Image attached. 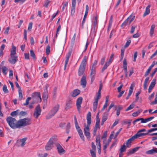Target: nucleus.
<instances>
[{"label": "nucleus", "mask_w": 157, "mask_h": 157, "mask_svg": "<svg viewBox=\"0 0 157 157\" xmlns=\"http://www.w3.org/2000/svg\"><path fill=\"white\" fill-rule=\"evenodd\" d=\"M6 120L9 126L13 129L20 128L31 124V119L30 118H25L17 121L15 118L9 117Z\"/></svg>", "instance_id": "nucleus-1"}, {"label": "nucleus", "mask_w": 157, "mask_h": 157, "mask_svg": "<svg viewBox=\"0 0 157 157\" xmlns=\"http://www.w3.org/2000/svg\"><path fill=\"white\" fill-rule=\"evenodd\" d=\"M91 113L89 112L86 115V119L87 120V125L84 128V134L86 136L87 138L90 139V132L89 126L91 122Z\"/></svg>", "instance_id": "nucleus-2"}, {"label": "nucleus", "mask_w": 157, "mask_h": 157, "mask_svg": "<svg viewBox=\"0 0 157 157\" xmlns=\"http://www.w3.org/2000/svg\"><path fill=\"white\" fill-rule=\"evenodd\" d=\"M57 141V136L54 135L51 137L47 143L45 149L47 151L51 150L54 147V145Z\"/></svg>", "instance_id": "nucleus-3"}, {"label": "nucleus", "mask_w": 157, "mask_h": 157, "mask_svg": "<svg viewBox=\"0 0 157 157\" xmlns=\"http://www.w3.org/2000/svg\"><path fill=\"white\" fill-rule=\"evenodd\" d=\"M87 59L88 57L86 56H85L82 60L78 71V75L79 76H82L84 72Z\"/></svg>", "instance_id": "nucleus-4"}, {"label": "nucleus", "mask_w": 157, "mask_h": 157, "mask_svg": "<svg viewBox=\"0 0 157 157\" xmlns=\"http://www.w3.org/2000/svg\"><path fill=\"white\" fill-rule=\"evenodd\" d=\"M59 109V105H58L54 107L49 113L48 115L46 116V118L48 119L51 118L54 116L57 112Z\"/></svg>", "instance_id": "nucleus-5"}, {"label": "nucleus", "mask_w": 157, "mask_h": 157, "mask_svg": "<svg viewBox=\"0 0 157 157\" xmlns=\"http://www.w3.org/2000/svg\"><path fill=\"white\" fill-rule=\"evenodd\" d=\"M41 112L40 105H38L36 107L35 111L33 113V116L36 118L37 119L39 116L40 115Z\"/></svg>", "instance_id": "nucleus-6"}, {"label": "nucleus", "mask_w": 157, "mask_h": 157, "mask_svg": "<svg viewBox=\"0 0 157 157\" xmlns=\"http://www.w3.org/2000/svg\"><path fill=\"white\" fill-rule=\"evenodd\" d=\"M82 97H80L77 99L76 101V106L77 109L79 112L80 111L81 104L82 103Z\"/></svg>", "instance_id": "nucleus-7"}, {"label": "nucleus", "mask_w": 157, "mask_h": 157, "mask_svg": "<svg viewBox=\"0 0 157 157\" xmlns=\"http://www.w3.org/2000/svg\"><path fill=\"white\" fill-rule=\"evenodd\" d=\"M10 57L9 59V61L11 64H14L17 61V56L15 55H10Z\"/></svg>", "instance_id": "nucleus-8"}, {"label": "nucleus", "mask_w": 157, "mask_h": 157, "mask_svg": "<svg viewBox=\"0 0 157 157\" xmlns=\"http://www.w3.org/2000/svg\"><path fill=\"white\" fill-rule=\"evenodd\" d=\"M49 87L48 85H46L45 86L46 89L44 90V92H43L42 98L44 100H46L48 98V89Z\"/></svg>", "instance_id": "nucleus-9"}, {"label": "nucleus", "mask_w": 157, "mask_h": 157, "mask_svg": "<svg viewBox=\"0 0 157 157\" xmlns=\"http://www.w3.org/2000/svg\"><path fill=\"white\" fill-rule=\"evenodd\" d=\"M76 0H72V6L71 11V14L73 15L75 12Z\"/></svg>", "instance_id": "nucleus-10"}, {"label": "nucleus", "mask_w": 157, "mask_h": 157, "mask_svg": "<svg viewBox=\"0 0 157 157\" xmlns=\"http://www.w3.org/2000/svg\"><path fill=\"white\" fill-rule=\"evenodd\" d=\"M86 84V77L83 75L81 79V85L83 87H85Z\"/></svg>", "instance_id": "nucleus-11"}, {"label": "nucleus", "mask_w": 157, "mask_h": 157, "mask_svg": "<svg viewBox=\"0 0 157 157\" xmlns=\"http://www.w3.org/2000/svg\"><path fill=\"white\" fill-rule=\"evenodd\" d=\"M136 139L134 136H133L132 137L128 139L126 141V147H130L131 145V143L135 139Z\"/></svg>", "instance_id": "nucleus-12"}, {"label": "nucleus", "mask_w": 157, "mask_h": 157, "mask_svg": "<svg viewBox=\"0 0 157 157\" xmlns=\"http://www.w3.org/2000/svg\"><path fill=\"white\" fill-rule=\"evenodd\" d=\"M27 139V138L25 137L21 139L18 140L17 141V143L18 144L21 143V147H23L25 144V142Z\"/></svg>", "instance_id": "nucleus-13"}, {"label": "nucleus", "mask_w": 157, "mask_h": 157, "mask_svg": "<svg viewBox=\"0 0 157 157\" xmlns=\"http://www.w3.org/2000/svg\"><path fill=\"white\" fill-rule=\"evenodd\" d=\"M56 146L58 150V152L59 154H61L63 152L65 151V150L59 143L56 144Z\"/></svg>", "instance_id": "nucleus-14"}, {"label": "nucleus", "mask_w": 157, "mask_h": 157, "mask_svg": "<svg viewBox=\"0 0 157 157\" xmlns=\"http://www.w3.org/2000/svg\"><path fill=\"white\" fill-rule=\"evenodd\" d=\"M155 27V25L154 24H153L151 26L149 32V35L151 37H152L153 36Z\"/></svg>", "instance_id": "nucleus-15"}, {"label": "nucleus", "mask_w": 157, "mask_h": 157, "mask_svg": "<svg viewBox=\"0 0 157 157\" xmlns=\"http://www.w3.org/2000/svg\"><path fill=\"white\" fill-rule=\"evenodd\" d=\"M148 134V132L147 133H142L138 131L137 133L134 135L136 139H137L140 137L143 136L145 135Z\"/></svg>", "instance_id": "nucleus-16"}, {"label": "nucleus", "mask_w": 157, "mask_h": 157, "mask_svg": "<svg viewBox=\"0 0 157 157\" xmlns=\"http://www.w3.org/2000/svg\"><path fill=\"white\" fill-rule=\"evenodd\" d=\"M80 92V90L78 89L74 90L71 93L72 97H75L78 96Z\"/></svg>", "instance_id": "nucleus-17"}, {"label": "nucleus", "mask_w": 157, "mask_h": 157, "mask_svg": "<svg viewBox=\"0 0 157 157\" xmlns=\"http://www.w3.org/2000/svg\"><path fill=\"white\" fill-rule=\"evenodd\" d=\"M139 147L134 148L132 149H130L128 152V155H130L136 152L140 148Z\"/></svg>", "instance_id": "nucleus-18"}, {"label": "nucleus", "mask_w": 157, "mask_h": 157, "mask_svg": "<svg viewBox=\"0 0 157 157\" xmlns=\"http://www.w3.org/2000/svg\"><path fill=\"white\" fill-rule=\"evenodd\" d=\"M96 145L97 147H101V141L99 136H97L96 138Z\"/></svg>", "instance_id": "nucleus-19"}, {"label": "nucleus", "mask_w": 157, "mask_h": 157, "mask_svg": "<svg viewBox=\"0 0 157 157\" xmlns=\"http://www.w3.org/2000/svg\"><path fill=\"white\" fill-rule=\"evenodd\" d=\"M32 97L33 98H39L41 100L40 93V92H35L33 93L32 94Z\"/></svg>", "instance_id": "nucleus-20"}, {"label": "nucleus", "mask_w": 157, "mask_h": 157, "mask_svg": "<svg viewBox=\"0 0 157 157\" xmlns=\"http://www.w3.org/2000/svg\"><path fill=\"white\" fill-rule=\"evenodd\" d=\"M16 47L13 45L10 51V55H15L16 54Z\"/></svg>", "instance_id": "nucleus-21"}, {"label": "nucleus", "mask_w": 157, "mask_h": 157, "mask_svg": "<svg viewBox=\"0 0 157 157\" xmlns=\"http://www.w3.org/2000/svg\"><path fill=\"white\" fill-rule=\"evenodd\" d=\"M150 5H148L146 7L145 10V12H144V14L143 17H145L146 16L148 15L150 12Z\"/></svg>", "instance_id": "nucleus-22"}, {"label": "nucleus", "mask_w": 157, "mask_h": 157, "mask_svg": "<svg viewBox=\"0 0 157 157\" xmlns=\"http://www.w3.org/2000/svg\"><path fill=\"white\" fill-rule=\"evenodd\" d=\"M129 21L127 18L122 23L121 25V27L123 28H124L127 25H129Z\"/></svg>", "instance_id": "nucleus-23"}, {"label": "nucleus", "mask_w": 157, "mask_h": 157, "mask_svg": "<svg viewBox=\"0 0 157 157\" xmlns=\"http://www.w3.org/2000/svg\"><path fill=\"white\" fill-rule=\"evenodd\" d=\"M135 18V16H134L132 14L130 15L127 18L128 20L129 23L130 24L131 23L132 21Z\"/></svg>", "instance_id": "nucleus-24"}, {"label": "nucleus", "mask_w": 157, "mask_h": 157, "mask_svg": "<svg viewBox=\"0 0 157 157\" xmlns=\"http://www.w3.org/2000/svg\"><path fill=\"white\" fill-rule=\"evenodd\" d=\"M98 17L97 16H96L95 17L94 21V22L93 26L94 28L95 29L96 28H97L98 26Z\"/></svg>", "instance_id": "nucleus-25"}, {"label": "nucleus", "mask_w": 157, "mask_h": 157, "mask_svg": "<svg viewBox=\"0 0 157 157\" xmlns=\"http://www.w3.org/2000/svg\"><path fill=\"white\" fill-rule=\"evenodd\" d=\"M71 53L72 52L71 51H69V52L67 53V54L66 59L65 61H66V63H67V62H68L69 59L71 56Z\"/></svg>", "instance_id": "nucleus-26"}, {"label": "nucleus", "mask_w": 157, "mask_h": 157, "mask_svg": "<svg viewBox=\"0 0 157 157\" xmlns=\"http://www.w3.org/2000/svg\"><path fill=\"white\" fill-rule=\"evenodd\" d=\"M79 135L81 139L83 140H84V137L82 130L78 131Z\"/></svg>", "instance_id": "nucleus-27"}, {"label": "nucleus", "mask_w": 157, "mask_h": 157, "mask_svg": "<svg viewBox=\"0 0 157 157\" xmlns=\"http://www.w3.org/2000/svg\"><path fill=\"white\" fill-rule=\"evenodd\" d=\"M91 72L90 75H95L96 74V68L94 67H90Z\"/></svg>", "instance_id": "nucleus-28"}, {"label": "nucleus", "mask_w": 157, "mask_h": 157, "mask_svg": "<svg viewBox=\"0 0 157 157\" xmlns=\"http://www.w3.org/2000/svg\"><path fill=\"white\" fill-rule=\"evenodd\" d=\"M19 110L18 109L16 111H14L10 113V115L13 117H15L17 116L19 113Z\"/></svg>", "instance_id": "nucleus-29"}, {"label": "nucleus", "mask_w": 157, "mask_h": 157, "mask_svg": "<svg viewBox=\"0 0 157 157\" xmlns=\"http://www.w3.org/2000/svg\"><path fill=\"white\" fill-rule=\"evenodd\" d=\"M110 64V63L108 62H106L105 63L104 67L101 70L102 72H103L105 71V70L107 68V67Z\"/></svg>", "instance_id": "nucleus-30"}, {"label": "nucleus", "mask_w": 157, "mask_h": 157, "mask_svg": "<svg viewBox=\"0 0 157 157\" xmlns=\"http://www.w3.org/2000/svg\"><path fill=\"white\" fill-rule=\"evenodd\" d=\"M98 101H95L93 103V111L95 112L97 109Z\"/></svg>", "instance_id": "nucleus-31"}, {"label": "nucleus", "mask_w": 157, "mask_h": 157, "mask_svg": "<svg viewBox=\"0 0 157 157\" xmlns=\"http://www.w3.org/2000/svg\"><path fill=\"white\" fill-rule=\"evenodd\" d=\"M2 72L3 73L6 75L7 74V71L8 70V68L6 66H3L2 67Z\"/></svg>", "instance_id": "nucleus-32"}, {"label": "nucleus", "mask_w": 157, "mask_h": 157, "mask_svg": "<svg viewBox=\"0 0 157 157\" xmlns=\"http://www.w3.org/2000/svg\"><path fill=\"white\" fill-rule=\"evenodd\" d=\"M126 147L125 146L124 144L121 147L120 149V152H123L125 151Z\"/></svg>", "instance_id": "nucleus-33"}, {"label": "nucleus", "mask_w": 157, "mask_h": 157, "mask_svg": "<svg viewBox=\"0 0 157 157\" xmlns=\"http://www.w3.org/2000/svg\"><path fill=\"white\" fill-rule=\"evenodd\" d=\"M71 102L70 101H69L67 103L65 109L66 110H67L68 109L71 108Z\"/></svg>", "instance_id": "nucleus-34"}, {"label": "nucleus", "mask_w": 157, "mask_h": 157, "mask_svg": "<svg viewBox=\"0 0 157 157\" xmlns=\"http://www.w3.org/2000/svg\"><path fill=\"white\" fill-rule=\"evenodd\" d=\"M142 109H139L137 111L134 112L132 113V115L134 117H136L140 113L142 112Z\"/></svg>", "instance_id": "nucleus-35"}, {"label": "nucleus", "mask_w": 157, "mask_h": 157, "mask_svg": "<svg viewBox=\"0 0 157 157\" xmlns=\"http://www.w3.org/2000/svg\"><path fill=\"white\" fill-rule=\"evenodd\" d=\"M101 92H99V91H98V93H97L96 97L95 99V101H98L99 99L101 97Z\"/></svg>", "instance_id": "nucleus-36"}, {"label": "nucleus", "mask_w": 157, "mask_h": 157, "mask_svg": "<svg viewBox=\"0 0 157 157\" xmlns=\"http://www.w3.org/2000/svg\"><path fill=\"white\" fill-rule=\"evenodd\" d=\"M88 11H89V7H88V5H87L86 6V11H85V14H84L83 18H86V16H87V14L88 13Z\"/></svg>", "instance_id": "nucleus-37"}, {"label": "nucleus", "mask_w": 157, "mask_h": 157, "mask_svg": "<svg viewBox=\"0 0 157 157\" xmlns=\"http://www.w3.org/2000/svg\"><path fill=\"white\" fill-rule=\"evenodd\" d=\"M156 83V79H153L152 81L151 82L149 86L153 88L155 86Z\"/></svg>", "instance_id": "nucleus-38"}, {"label": "nucleus", "mask_w": 157, "mask_h": 157, "mask_svg": "<svg viewBox=\"0 0 157 157\" xmlns=\"http://www.w3.org/2000/svg\"><path fill=\"white\" fill-rule=\"evenodd\" d=\"M99 115V113H98L97 115L96 116V122L95 125L99 126V123L100 122V119L98 116Z\"/></svg>", "instance_id": "nucleus-39"}, {"label": "nucleus", "mask_w": 157, "mask_h": 157, "mask_svg": "<svg viewBox=\"0 0 157 157\" xmlns=\"http://www.w3.org/2000/svg\"><path fill=\"white\" fill-rule=\"evenodd\" d=\"M133 86L132 85H131L130 87L128 93L129 96H130L131 94H132L133 92Z\"/></svg>", "instance_id": "nucleus-40"}, {"label": "nucleus", "mask_w": 157, "mask_h": 157, "mask_svg": "<svg viewBox=\"0 0 157 157\" xmlns=\"http://www.w3.org/2000/svg\"><path fill=\"white\" fill-rule=\"evenodd\" d=\"M134 104H131L125 109V111H128L132 109L134 107Z\"/></svg>", "instance_id": "nucleus-41"}, {"label": "nucleus", "mask_w": 157, "mask_h": 157, "mask_svg": "<svg viewBox=\"0 0 157 157\" xmlns=\"http://www.w3.org/2000/svg\"><path fill=\"white\" fill-rule=\"evenodd\" d=\"M152 68L150 67H149L147 70L145 72L144 74V76L145 77L147 76L149 74L150 72L151 71Z\"/></svg>", "instance_id": "nucleus-42"}, {"label": "nucleus", "mask_w": 157, "mask_h": 157, "mask_svg": "<svg viewBox=\"0 0 157 157\" xmlns=\"http://www.w3.org/2000/svg\"><path fill=\"white\" fill-rule=\"evenodd\" d=\"M19 98L20 100H21L23 98V95L22 91L21 89H19Z\"/></svg>", "instance_id": "nucleus-43"}, {"label": "nucleus", "mask_w": 157, "mask_h": 157, "mask_svg": "<svg viewBox=\"0 0 157 157\" xmlns=\"http://www.w3.org/2000/svg\"><path fill=\"white\" fill-rule=\"evenodd\" d=\"M146 153L148 155H152L154 154L153 149L152 148L151 150L147 151H146Z\"/></svg>", "instance_id": "nucleus-44"}, {"label": "nucleus", "mask_w": 157, "mask_h": 157, "mask_svg": "<svg viewBox=\"0 0 157 157\" xmlns=\"http://www.w3.org/2000/svg\"><path fill=\"white\" fill-rule=\"evenodd\" d=\"M27 114V113L26 112L22 111L19 113V115L20 117H21L26 115Z\"/></svg>", "instance_id": "nucleus-45"}, {"label": "nucleus", "mask_w": 157, "mask_h": 157, "mask_svg": "<svg viewBox=\"0 0 157 157\" xmlns=\"http://www.w3.org/2000/svg\"><path fill=\"white\" fill-rule=\"evenodd\" d=\"M50 2V1L48 0H46L44 1V4L43 5V6L46 7H48L49 4Z\"/></svg>", "instance_id": "nucleus-46"}, {"label": "nucleus", "mask_w": 157, "mask_h": 157, "mask_svg": "<svg viewBox=\"0 0 157 157\" xmlns=\"http://www.w3.org/2000/svg\"><path fill=\"white\" fill-rule=\"evenodd\" d=\"M137 26L135 25H132L130 31V33L132 34L135 31V28Z\"/></svg>", "instance_id": "nucleus-47"}, {"label": "nucleus", "mask_w": 157, "mask_h": 157, "mask_svg": "<svg viewBox=\"0 0 157 157\" xmlns=\"http://www.w3.org/2000/svg\"><path fill=\"white\" fill-rule=\"evenodd\" d=\"M90 152L92 157H96V151L90 149Z\"/></svg>", "instance_id": "nucleus-48"}, {"label": "nucleus", "mask_w": 157, "mask_h": 157, "mask_svg": "<svg viewBox=\"0 0 157 157\" xmlns=\"http://www.w3.org/2000/svg\"><path fill=\"white\" fill-rule=\"evenodd\" d=\"M3 90L5 93H7L9 91L7 89V86L6 85H4L2 88Z\"/></svg>", "instance_id": "nucleus-49"}, {"label": "nucleus", "mask_w": 157, "mask_h": 157, "mask_svg": "<svg viewBox=\"0 0 157 157\" xmlns=\"http://www.w3.org/2000/svg\"><path fill=\"white\" fill-rule=\"evenodd\" d=\"M124 49H122L121 50V61L123 59L124 54Z\"/></svg>", "instance_id": "nucleus-50"}, {"label": "nucleus", "mask_w": 157, "mask_h": 157, "mask_svg": "<svg viewBox=\"0 0 157 157\" xmlns=\"http://www.w3.org/2000/svg\"><path fill=\"white\" fill-rule=\"evenodd\" d=\"M131 42V40L130 39V38L129 39H128L126 42L125 45H124V48H127L130 44Z\"/></svg>", "instance_id": "nucleus-51"}, {"label": "nucleus", "mask_w": 157, "mask_h": 157, "mask_svg": "<svg viewBox=\"0 0 157 157\" xmlns=\"http://www.w3.org/2000/svg\"><path fill=\"white\" fill-rule=\"evenodd\" d=\"M30 56L33 59H36L35 54L33 50H30Z\"/></svg>", "instance_id": "nucleus-52"}, {"label": "nucleus", "mask_w": 157, "mask_h": 157, "mask_svg": "<svg viewBox=\"0 0 157 157\" xmlns=\"http://www.w3.org/2000/svg\"><path fill=\"white\" fill-rule=\"evenodd\" d=\"M157 104V94L155 95V99L154 101H152L150 103L151 105L156 104Z\"/></svg>", "instance_id": "nucleus-53"}, {"label": "nucleus", "mask_w": 157, "mask_h": 157, "mask_svg": "<svg viewBox=\"0 0 157 157\" xmlns=\"http://www.w3.org/2000/svg\"><path fill=\"white\" fill-rule=\"evenodd\" d=\"M109 144L108 143H105L103 146V150L105 153L106 152V149L107 148V147L109 146Z\"/></svg>", "instance_id": "nucleus-54"}, {"label": "nucleus", "mask_w": 157, "mask_h": 157, "mask_svg": "<svg viewBox=\"0 0 157 157\" xmlns=\"http://www.w3.org/2000/svg\"><path fill=\"white\" fill-rule=\"evenodd\" d=\"M91 147L93 151H96V147L94 144V143L93 142L91 143Z\"/></svg>", "instance_id": "nucleus-55"}, {"label": "nucleus", "mask_w": 157, "mask_h": 157, "mask_svg": "<svg viewBox=\"0 0 157 157\" xmlns=\"http://www.w3.org/2000/svg\"><path fill=\"white\" fill-rule=\"evenodd\" d=\"M50 47L49 45L47 46L46 49V52L47 54H48L50 52Z\"/></svg>", "instance_id": "nucleus-56"}, {"label": "nucleus", "mask_w": 157, "mask_h": 157, "mask_svg": "<svg viewBox=\"0 0 157 157\" xmlns=\"http://www.w3.org/2000/svg\"><path fill=\"white\" fill-rule=\"evenodd\" d=\"M33 25V23L32 22H30L29 24L28 29L30 31L31 30Z\"/></svg>", "instance_id": "nucleus-57"}, {"label": "nucleus", "mask_w": 157, "mask_h": 157, "mask_svg": "<svg viewBox=\"0 0 157 157\" xmlns=\"http://www.w3.org/2000/svg\"><path fill=\"white\" fill-rule=\"evenodd\" d=\"M120 84H121V85L117 88V91L118 92H121V89L122 88L123 85L121 84V82L120 83Z\"/></svg>", "instance_id": "nucleus-58"}, {"label": "nucleus", "mask_w": 157, "mask_h": 157, "mask_svg": "<svg viewBox=\"0 0 157 157\" xmlns=\"http://www.w3.org/2000/svg\"><path fill=\"white\" fill-rule=\"evenodd\" d=\"M67 5H68V2H65V3H64L63 4V6L62 7V10L63 11L64 10L65 8H67Z\"/></svg>", "instance_id": "nucleus-59"}, {"label": "nucleus", "mask_w": 157, "mask_h": 157, "mask_svg": "<svg viewBox=\"0 0 157 157\" xmlns=\"http://www.w3.org/2000/svg\"><path fill=\"white\" fill-rule=\"evenodd\" d=\"M57 90V87H56L54 88L53 91V96L56 97V91Z\"/></svg>", "instance_id": "nucleus-60"}, {"label": "nucleus", "mask_w": 157, "mask_h": 157, "mask_svg": "<svg viewBox=\"0 0 157 157\" xmlns=\"http://www.w3.org/2000/svg\"><path fill=\"white\" fill-rule=\"evenodd\" d=\"M75 125L77 131H79V130H81L80 129V127L79 126L78 123H75Z\"/></svg>", "instance_id": "nucleus-61"}, {"label": "nucleus", "mask_w": 157, "mask_h": 157, "mask_svg": "<svg viewBox=\"0 0 157 157\" xmlns=\"http://www.w3.org/2000/svg\"><path fill=\"white\" fill-rule=\"evenodd\" d=\"M137 56V52H136L134 54L133 61L136 62V58Z\"/></svg>", "instance_id": "nucleus-62"}, {"label": "nucleus", "mask_w": 157, "mask_h": 157, "mask_svg": "<svg viewBox=\"0 0 157 157\" xmlns=\"http://www.w3.org/2000/svg\"><path fill=\"white\" fill-rule=\"evenodd\" d=\"M156 130H157V128H151V129L148 130V133H150Z\"/></svg>", "instance_id": "nucleus-63"}, {"label": "nucleus", "mask_w": 157, "mask_h": 157, "mask_svg": "<svg viewBox=\"0 0 157 157\" xmlns=\"http://www.w3.org/2000/svg\"><path fill=\"white\" fill-rule=\"evenodd\" d=\"M140 36V34L138 33H136L133 35L132 36V37L134 38H137L139 37Z\"/></svg>", "instance_id": "nucleus-64"}]
</instances>
